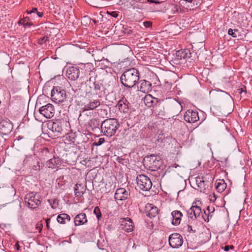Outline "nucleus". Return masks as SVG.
Instances as JSON below:
<instances>
[{
	"label": "nucleus",
	"instance_id": "obj_14",
	"mask_svg": "<svg viewBox=\"0 0 252 252\" xmlns=\"http://www.w3.org/2000/svg\"><path fill=\"white\" fill-rule=\"evenodd\" d=\"M195 182L198 188L197 189L202 192H206L210 183V181L205 180V177L199 176L195 178Z\"/></svg>",
	"mask_w": 252,
	"mask_h": 252
},
{
	"label": "nucleus",
	"instance_id": "obj_4",
	"mask_svg": "<svg viewBox=\"0 0 252 252\" xmlns=\"http://www.w3.org/2000/svg\"><path fill=\"white\" fill-rule=\"evenodd\" d=\"M69 124L64 119H58L55 122L49 121L47 123V128L53 132L60 134H66V128Z\"/></svg>",
	"mask_w": 252,
	"mask_h": 252
},
{
	"label": "nucleus",
	"instance_id": "obj_43",
	"mask_svg": "<svg viewBox=\"0 0 252 252\" xmlns=\"http://www.w3.org/2000/svg\"><path fill=\"white\" fill-rule=\"evenodd\" d=\"M26 12L28 14H30L32 13H35V12L36 13V12H37V8L36 7L32 8V10H27Z\"/></svg>",
	"mask_w": 252,
	"mask_h": 252
},
{
	"label": "nucleus",
	"instance_id": "obj_53",
	"mask_svg": "<svg viewBox=\"0 0 252 252\" xmlns=\"http://www.w3.org/2000/svg\"><path fill=\"white\" fill-rule=\"evenodd\" d=\"M244 91L246 92V87H245L241 89V93H242V92H244Z\"/></svg>",
	"mask_w": 252,
	"mask_h": 252
},
{
	"label": "nucleus",
	"instance_id": "obj_35",
	"mask_svg": "<svg viewBox=\"0 0 252 252\" xmlns=\"http://www.w3.org/2000/svg\"><path fill=\"white\" fill-rule=\"evenodd\" d=\"M188 215L192 220H194L197 218V216L195 215V211L194 210V206L193 205L190 208L188 211Z\"/></svg>",
	"mask_w": 252,
	"mask_h": 252
},
{
	"label": "nucleus",
	"instance_id": "obj_31",
	"mask_svg": "<svg viewBox=\"0 0 252 252\" xmlns=\"http://www.w3.org/2000/svg\"><path fill=\"white\" fill-rule=\"evenodd\" d=\"M207 211L208 213L207 214L206 211H204V215L205 216H203V218L205 221H209V217L210 216V217H212V213H214L215 211V208L213 206H208L207 207Z\"/></svg>",
	"mask_w": 252,
	"mask_h": 252
},
{
	"label": "nucleus",
	"instance_id": "obj_57",
	"mask_svg": "<svg viewBox=\"0 0 252 252\" xmlns=\"http://www.w3.org/2000/svg\"><path fill=\"white\" fill-rule=\"evenodd\" d=\"M121 161V160H119V162H120Z\"/></svg>",
	"mask_w": 252,
	"mask_h": 252
},
{
	"label": "nucleus",
	"instance_id": "obj_12",
	"mask_svg": "<svg viewBox=\"0 0 252 252\" xmlns=\"http://www.w3.org/2000/svg\"><path fill=\"white\" fill-rule=\"evenodd\" d=\"M39 112L46 118H51L54 115V107L52 104L48 103L45 106L41 107L39 109Z\"/></svg>",
	"mask_w": 252,
	"mask_h": 252
},
{
	"label": "nucleus",
	"instance_id": "obj_23",
	"mask_svg": "<svg viewBox=\"0 0 252 252\" xmlns=\"http://www.w3.org/2000/svg\"><path fill=\"white\" fill-rule=\"evenodd\" d=\"M173 218L172 223L174 225H179L181 221V218L183 216L182 213L178 210H175L171 213Z\"/></svg>",
	"mask_w": 252,
	"mask_h": 252
},
{
	"label": "nucleus",
	"instance_id": "obj_42",
	"mask_svg": "<svg viewBox=\"0 0 252 252\" xmlns=\"http://www.w3.org/2000/svg\"><path fill=\"white\" fill-rule=\"evenodd\" d=\"M143 25L146 28H149L152 27V22L150 21H146L143 22Z\"/></svg>",
	"mask_w": 252,
	"mask_h": 252
},
{
	"label": "nucleus",
	"instance_id": "obj_8",
	"mask_svg": "<svg viewBox=\"0 0 252 252\" xmlns=\"http://www.w3.org/2000/svg\"><path fill=\"white\" fill-rule=\"evenodd\" d=\"M136 181L137 187L143 191L149 190L152 186V183L150 178L143 174L137 176Z\"/></svg>",
	"mask_w": 252,
	"mask_h": 252
},
{
	"label": "nucleus",
	"instance_id": "obj_17",
	"mask_svg": "<svg viewBox=\"0 0 252 252\" xmlns=\"http://www.w3.org/2000/svg\"><path fill=\"white\" fill-rule=\"evenodd\" d=\"M184 119L188 123H194L199 120L198 112L191 110H188L184 114Z\"/></svg>",
	"mask_w": 252,
	"mask_h": 252
},
{
	"label": "nucleus",
	"instance_id": "obj_36",
	"mask_svg": "<svg viewBox=\"0 0 252 252\" xmlns=\"http://www.w3.org/2000/svg\"><path fill=\"white\" fill-rule=\"evenodd\" d=\"M217 96L220 99H221L222 97H227L228 98H231L230 96L228 94L222 91L218 92Z\"/></svg>",
	"mask_w": 252,
	"mask_h": 252
},
{
	"label": "nucleus",
	"instance_id": "obj_22",
	"mask_svg": "<svg viewBox=\"0 0 252 252\" xmlns=\"http://www.w3.org/2000/svg\"><path fill=\"white\" fill-rule=\"evenodd\" d=\"M87 222L86 215L85 213H82L78 214L74 218V224L75 226H79L84 224Z\"/></svg>",
	"mask_w": 252,
	"mask_h": 252
},
{
	"label": "nucleus",
	"instance_id": "obj_18",
	"mask_svg": "<svg viewBox=\"0 0 252 252\" xmlns=\"http://www.w3.org/2000/svg\"><path fill=\"white\" fill-rule=\"evenodd\" d=\"M80 75L79 69L70 66L66 70V76L71 80H75L78 78Z\"/></svg>",
	"mask_w": 252,
	"mask_h": 252
},
{
	"label": "nucleus",
	"instance_id": "obj_34",
	"mask_svg": "<svg viewBox=\"0 0 252 252\" xmlns=\"http://www.w3.org/2000/svg\"><path fill=\"white\" fill-rule=\"evenodd\" d=\"M188 215L192 220H194L197 218V216L195 215V211L194 210V206L193 205L190 208L188 211Z\"/></svg>",
	"mask_w": 252,
	"mask_h": 252
},
{
	"label": "nucleus",
	"instance_id": "obj_2",
	"mask_svg": "<svg viewBox=\"0 0 252 252\" xmlns=\"http://www.w3.org/2000/svg\"><path fill=\"white\" fill-rule=\"evenodd\" d=\"M103 86L98 81H94L91 78L85 83V92L86 96L90 98L101 97Z\"/></svg>",
	"mask_w": 252,
	"mask_h": 252
},
{
	"label": "nucleus",
	"instance_id": "obj_52",
	"mask_svg": "<svg viewBox=\"0 0 252 252\" xmlns=\"http://www.w3.org/2000/svg\"><path fill=\"white\" fill-rule=\"evenodd\" d=\"M18 24H21V25H23V19H20L19 22H18Z\"/></svg>",
	"mask_w": 252,
	"mask_h": 252
},
{
	"label": "nucleus",
	"instance_id": "obj_33",
	"mask_svg": "<svg viewBox=\"0 0 252 252\" xmlns=\"http://www.w3.org/2000/svg\"><path fill=\"white\" fill-rule=\"evenodd\" d=\"M52 155V153L50 152L49 149L47 148H43L41 151V156L44 159L51 158Z\"/></svg>",
	"mask_w": 252,
	"mask_h": 252
},
{
	"label": "nucleus",
	"instance_id": "obj_56",
	"mask_svg": "<svg viewBox=\"0 0 252 252\" xmlns=\"http://www.w3.org/2000/svg\"><path fill=\"white\" fill-rule=\"evenodd\" d=\"M121 161V160H119V162H120Z\"/></svg>",
	"mask_w": 252,
	"mask_h": 252
},
{
	"label": "nucleus",
	"instance_id": "obj_13",
	"mask_svg": "<svg viewBox=\"0 0 252 252\" xmlns=\"http://www.w3.org/2000/svg\"><path fill=\"white\" fill-rule=\"evenodd\" d=\"M248 30L241 27L232 30L229 29L228 31L229 35L233 37H237L239 39H243L245 38L248 33Z\"/></svg>",
	"mask_w": 252,
	"mask_h": 252
},
{
	"label": "nucleus",
	"instance_id": "obj_41",
	"mask_svg": "<svg viewBox=\"0 0 252 252\" xmlns=\"http://www.w3.org/2000/svg\"><path fill=\"white\" fill-rule=\"evenodd\" d=\"M105 141L104 138H100L97 141H95L93 143V145L96 146H100Z\"/></svg>",
	"mask_w": 252,
	"mask_h": 252
},
{
	"label": "nucleus",
	"instance_id": "obj_6",
	"mask_svg": "<svg viewBox=\"0 0 252 252\" xmlns=\"http://www.w3.org/2000/svg\"><path fill=\"white\" fill-rule=\"evenodd\" d=\"M165 109L172 117L178 115L182 110V106L175 99H169L166 103Z\"/></svg>",
	"mask_w": 252,
	"mask_h": 252
},
{
	"label": "nucleus",
	"instance_id": "obj_40",
	"mask_svg": "<svg viewBox=\"0 0 252 252\" xmlns=\"http://www.w3.org/2000/svg\"><path fill=\"white\" fill-rule=\"evenodd\" d=\"M194 206V210L195 211V215L197 216V217H199L201 212V209L199 206L197 205H193Z\"/></svg>",
	"mask_w": 252,
	"mask_h": 252
},
{
	"label": "nucleus",
	"instance_id": "obj_37",
	"mask_svg": "<svg viewBox=\"0 0 252 252\" xmlns=\"http://www.w3.org/2000/svg\"><path fill=\"white\" fill-rule=\"evenodd\" d=\"M94 213L95 214L97 219L99 220L101 217V213L98 207L97 206L94 208Z\"/></svg>",
	"mask_w": 252,
	"mask_h": 252
},
{
	"label": "nucleus",
	"instance_id": "obj_24",
	"mask_svg": "<svg viewBox=\"0 0 252 252\" xmlns=\"http://www.w3.org/2000/svg\"><path fill=\"white\" fill-rule=\"evenodd\" d=\"M205 44L203 42L199 43H193L192 45V52L195 54L200 55L201 53L203 52L205 49Z\"/></svg>",
	"mask_w": 252,
	"mask_h": 252
},
{
	"label": "nucleus",
	"instance_id": "obj_30",
	"mask_svg": "<svg viewBox=\"0 0 252 252\" xmlns=\"http://www.w3.org/2000/svg\"><path fill=\"white\" fill-rule=\"evenodd\" d=\"M57 221L61 223L64 224L66 221H69L70 220V216L67 214H61L59 215L57 217Z\"/></svg>",
	"mask_w": 252,
	"mask_h": 252
},
{
	"label": "nucleus",
	"instance_id": "obj_51",
	"mask_svg": "<svg viewBox=\"0 0 252 252\" xmlns=\"http://www.w3.org/2000/svg\"><path fill=\"white\" fill-rule=\"evenodd\" d=\"M37 15L39 17H41L43 16V13L42 12H36Z\"/></svg>",
	"mask_w": 252,
	"mask_h": 252
},
{
	"label": "nucleus",
	"instance_id": "obj_25",
	"mask_svg": "<svg viewBox=\"0 0 252 252\" xmlns=\"http://www.w3.org/2000/svg\"><path fill=\"white\" fill-rule=\"evenodd\" d=\"M86 186H84L81 184H77L75 185L74 189V194L76 197H82L85 192Z\"/></svg>",
	"mask_w": 252,
	"mask_h": 252
},
{
	"label": "nucleus",
	"instance_id": "obj_46",
	"mask_svg": "<svg viewBox=\"0 0 252 252\" xmlns=\"http://www.w3.org/2000/svg\"><path fill=\"white\" fill-rule=\"evenodd\" d=\"M109 14L113 17L116 18L118 16V12L117 11H112L109 13Z\"/></svg>",
	"mask_w": 252,
	"mask_h": 252
},
{
	"label": "nucleus",
	"instance_id": "obj_38",
	"mask_svg": "<svg viewBox=\"0 0 252 252\" xmlns=\"http://www.w3.org/2000/svg\"><path fill=\"white\" fill-rule=\"evenodd\" d=\"M29 21H30V19L28 17H24L23 19V25L24 27H26V26L30 27L31 25H32V22H30Z\"/></svg>",
	"mask_w": 252,
	"mask_h": 252
},
{
	"label": "nucleus",
	"instance_id": "obj_15",
	"mask_svg": "<svg viewBox=\"0 0 252 252\" xmlns=\"http://www.w3.org/2000/svg\"><path fill=\"white\" fill-rule=\"evenodd\" d=\"M119 222L122 229L127 232H131L133 230L134 225L132 220L129 218H121Z\"/></svg>",
	"mask_w": 252,
	"mask_h": 252
},
{
	"label": "nucleus",
	"instance_id": "obj_26",
	"mask_svg": "<svg viewBox=\"0 0 252 252\" xmlns=\"http://www.w3.org/2000/svg\"><path fill=\"white\" fill-rule=\"evenodd\" d=\"M146 208L147 209L146 215L149 218H154L158 215V209L157 207L150 205L149 206H147Z\"/></svg>",
	"mask_w": 252,
	"mask_h": 252
},
{
	"label": "nucleus",
	"instance_id": "obj_20",
	"mask_svg": "<svg viewBox=\"0 0 252 252\" xmlns=\"http://www.w3.org/2000/svg\"><path fill=\"white\" fill-rule=\"evenodd\" d=\"M128 105V101L123 97L118 101L117 107L121 112L127 113L129 111Z\"/></svg>",
	"mask_w": 252,
	"mask_h": 252
},
{
	"label": "nucleus",
	"instance_id": "obj_3",
	"mask_svg": "<svg viewBox=\"0 0 252 252\" xmlns=\"http://www.w3.org/2000/svg\"><path fill=\"white\" fill-rule=\"evenodd\" d=\"M120 127L118 120L115 118H109L101 123L100 127L103 134L107 137L114 136Z\"/></svg>",
	"mask_w": 252,
	"mask_h": 252
},
{
	"label": "nucleus",
	"instance_id": "obj_49",
	"mask_svg": "<svg viewBox=\"0 0 252 252\" xmlns=\"http://www.w3.org/2000/svg\"><path fill=\"white\" fill-rule=\"evenodd\" d=\"M174 9H176V11L177 12H181V8L179 6H178L177 5H174Z\"/></svg>",
	"mask_w": 252,
	"mask_h": 252
},
{
	"label": "nucleus",
	"instance_id": "obj_7",
	"mask_svg": "<svg viewBox=\"0 0 252 252\" xmlns=\"http://www.w3.org/2000/svg\"><path fill=\"white\" fill-rule=\"evenodd\" d=\"M41 196L37 193L33 192L27 194L25 197V202L31 209H36L41 204Z\"/></svg>",
	"mask_w": 252,
	"mask_h": 252
},
{
	"label": "nucleus",
	"instance_id": "obj_1",
	"mask_svg": "<svg viewBox=\"0 0 252 252\" xmlns=\"http://www.w3.org/2000/svg\"><path fill=\"white\" fill-rule=\"evenodd\" d=\"M139 80V73L138 70L132 68L125 71L120 78L121 83L126 87H133Z\"/></svg>",
	"mask_w": 252,
	"mask_h": 252
},
{
	"label": "nucleus",
	"instance_id": "obj_28",
	"mask_svg": "<svg viewBox=\"0 0 252 252\" xmlns=\"http://www.w3.org/2000/svg\"><path fill=\"white\" fill-rule=\"evenodd\" d=\"M156 99L152 95L147 94L144 98V102L147 107H151L154 105Z\"/></svg>",
	"mask_w": 252,
	"mask_h": 252
},
{
	"label": "nucleus",
	"instance_id": "obj_47",
	"mask_svg": "<svg viewBox=\"0 0 252 252\" xmlns=\"http://www.w3.org/2000/svg\"><path fill=\"white\" fill-rule=\"evenodd\" d=\"M45 221H46V227L48 229H50V225H49V223H50V218H47L45 220Z\"/></svg>",
	"mask_w": 252,
	"mask_h": 252
},
{
	"label": "nucleus",
	"instance_id": "obj_45",
	"mask_svg": "<svg viewBox=\"0 0 252 252\" xmlns=\"http://www.w3.org/2000/svg\"><path fill=\"white\" fill-rule=\"evenodd\" d=\"M33 169L35 170H40V163L37 162L36 163V165H34L33 167Z\"/></svg>",
	"mask_w": 252,
	"mask_h": 252
},
{
	"label": "nucleus",
	"instance_id": "obj_5",
	"mask_svg": "<svg viewBox=\"0 0 252 252\" xmlns=\"http://www.w3.org/2000/svg\"><path fill=\"white\" fill-rule=\"evenodd\" d=\"M144 164L148 170L155 171L160 168L162 161L159 156L151 155L144 159Z\"/></svg>",
	"mask_w": 252,
	"mask_h": 252
},
{
	"label": "nucleus",
	"instance_id": "obj_48",
	"mask_svg": "<svg viewBox=\"0 0 252 252\" xmlns=\"http://www.w3.org/2000/svg\"><path fill=\"white\" fill-rule=\"evenodd\" d=\"M231 248V249H233V246L232 245H231V246H228V245H226V246H225L224 247V250L226 252H227L229 251V248Z\"/></svg>",
	"mask_w": 252,
	"mask_h": 252
},
{
	"label": "nucleus",
	"instance_id": "obj_32",
	"mask_svg": "<svg viewBox=\"0 0 252 252\" xmlns=\"http://www.w3.org/2000/svg\"><path fill=\"white\" fill-rule=\"evenodd\" d=\"M59 163V158L54 156L53 158L49 159L46 165L49 168H54Z\"/></svg>",
	"mask_w": 252,
	"mask_h": 252
},
{
	"label": "nucleus",
	"instance_id": "obj_19",
	"mask_svg": "<svg viewBox=\"0 0 252 252\" xmlns=\"http://www.w3.org/2000/svg\"><path fill=\"white\" fill-rule=\"evenodd\" d=\"M129 195L128 192L124 188L118 189L115 193V199L117 200L123 201L126 199Z\"/></svg>",
	"mask_w": 252,
	"mask_h": 252
},
{
	"label": "nucleus",
	"instance_id": "obj_10",
	"mask_svg": "<svg viewBox=\"0 0 252 252\" xmlns=\"http://www.w3.org/2000/svg\"><path fill=\"white\" fill-rule=\"evenodd\" d=\"M13 129V124L7 119H0V134L7 135L10 133Z\"/></svg>",
	"mask_w": 252,
	"mask_h": 252
},
{
	"label": "nucleus",
	"instance_id": "obj_54",
	"mask_svg": "<svg viewBox=\"0 0 252 252\" xmlns=\"http://www.w3.org/2000/svg\"><path fill=\"white\" fill-rule=\"evenodd\" d=\"M87 160L88 161H90V159L86 158V159H85V160H84L83 161H84V162H86V163H87Z\"/></svg>",
	"mask_w": 252,
	"mask_h": 252
},
{
	"label": "nucleus",
	"instance_id": "obj_27",
	"mask_svg": "<svg viewBox=\"0 0 252 252\" xmlns=\"http://www.w3.org/2000/svg\"><path fill=\"white\" fill-rule=\"evenodd\" d=\"M216 189L219 192H222L226 188V184L223 179H218L215 182Z\"/></svg>",
	"mask_w": 252,
	"mask_h": 252
},
{
	"label": "nucleus",
	"instance_id": "obj_44",
	"mask_svg": "<svg viewBox=\"0 0 252 252\" xmlns=\"http://www.w3.org/2000/svg\"><path fill=\"white\" fill-rule=\"evenodd\" d=\"M43 225L41 223L38 222L36 224V228L37 230H39V232H40L42 229Z\"/></svg>",
	"mask_w": 252,
	"mask_h": 252
},
{
	"label": "nucleus",
	"instance_id": "obj_9",
	"mask_svg": "<svg viewBox=\"0 0 252 252\" xmlns=\"http://www.w3.org/2000/svg\"><path fill=\"white\" fill-rule=\"evenodd\" d=\"M51 99L55 102L61 103L65 100L66 92L60 87H54L51 92Z\"/></svg>",
	"mask_w": 252,
	"mask_h": 252
},
{
	"label": "nucleus",
	"instance_id": "obj_50",
	"mask_svg": "<svg viewBox=\"0 0 252 252\" xmlns=\"http://www.w3.org/2000/svg\"><path fill=\"white\" fill-rule=\"evenodd\" d=\"M15 247H16L17 250L19 251L20 250V246H19L18 242L15 244Z\"/></svg>",
	"mask_w": 252,
	"mask_h": 252
},
{
	"label": "nucleus",
	"instance_id": "obj_16",
	"mask_svg": "<svg viewBox=\"0 0 252 252\" xmlns=\"http://www.w3.org/2000/svg\"><path fill=\"white\" fill-rule=\"evenodd\" d=\"M101 104L100 100L98 99H89L88 101L84 103L83 111L93 110L99 107Z\"/></svg>",
	"mask_w": 252,
	"mask_h": 252
},
{
	"label": "nucleus",
	"instance_id": "obj_39",
	"mask_svg": "<svg viewBox=\"0 0 252 252\" xmlns=\"http://www.w3.org/2000/svg\"><path fill=\"white\" fill-rule=\"evenodd\" d=\"M49 37L47 36H44L40 38L38 40V43L39 44H43L46 43L47 41L48 40Z\"/></svg>",
	"mask_w": 252,
	"mask_h": 252
},
{
	"label": "nucleus",
	"instance_id": "obj_11",
	"mask_svg": "<svg viewBox=\"0 0 252 252\" xmlns=\"http://www.w3.org/2000/svg\"><path fill=\"white\" fill-rule=\"evenodd\" d=\"M183 243L182 236L179 233H175L171 234L169 237V244L173 248H178L181 246Z\"/></svg>",
	"mask_w": 252,
	"mask_h": 252
},
{
	"label": "nucleus",
	"instance_id": "obj_55",
	"mask_svg": "<svg viewBox=\"0 0 252 252\" xmlns=\"http://www.w3.org/2000/svg\"><path fill=\"white\" fill-rule=\"evenodd\" d=\"M189 229L191 230V227L189 225H188V229Z\"/></svg>",
	"mask_w": 252,
	"mask_h": 252
},
{
	"label": "nucleus",
	"instance_id": "obj_29",
	"mask_svg": "<svg viewBox=\"0 0 252 252\" xmlns=\"http://www.w3.org/2000/svg\"><path fill=\"white\" fill-rule=\"evenodd\" d=\"M189 51L187 49L180 50L176 52V55L178 59L181 60L182 59L189 58Z\"/></svg>",
	"mask_w": 252,
	"mask_h": 252
},
{
	"label": "nucleus",
	"instance_id": "obj_21",
	"mask_svg": "<svg viewBox=\"0 0 252 252\" xmlns=\"http://www.w3.org/2000/svg\"><path fill=\"white\" fill-rule=\"evenodd\" d=\"M140 91L144 93H148L152 90V84L150 82L145 80L140 81Z\"/></svg>",
	"mask_w": 252,
	"mask_h": 252
}]
</instances>
